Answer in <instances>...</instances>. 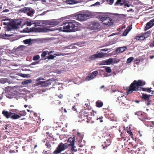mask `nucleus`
<instances>
[{"instance_id":"nucleus-40","label":"nucleus","mask_w":154,"mask_h":154,"mask_svg":"<svg viewBox=\"0 0 154 154\" xmlns=\"http://www.w3.org/2000/svg\"><path fill=\"white\" fill-rule=\"evenodd\" d=\"M40 58V56L38 55H37L33 57V60H38Z\"/></svg>"},{"instance_id":"nucleus-32","label":"nucleus","mask_w":154,"mask_h":154,"mask_svg":"<svg viewBox=\"0 0 154 154\" xmlns=\"http://www.w3.org/2000/svg\"><path fill=\"white\" fill-rule=\"evenodd\" d=\"M32 82V80L31 79H29V80H26L23 81L22 82V84L23 85H26L29 83H31Z\"/></svg>"},{"instance_id":"nucleus-26","label":"nucleus","mask_w":154,"mask_h":154,"mask_svg":"<svg viewBox=\"0 0 154 154\" xmlns=\"http://www.w3.org/2000/svg\"><path fill=\"white\" fill-rule=\"evenodd\" d=\"M151 95H147L146 94H143L142 96V98H143L145 100H147L149 101V97H150Z\"/></svg>"},{"instance_id":"nucleus-59","label":"nucleus","mask_w":154,"mask_h":154,"mask_svg":"<svg viewBox=\"0 0 154 154\" xmlns=\"http://www.w3.org/2000/svg\"><path fill=\"white\" fill-rule=\"evenodd\" d=\"M90 113L91 114V116H92L93 115V116H94V111L93 110H92L91 111V112H90Z\"/></svg>"},{"instance_id":"nucleus-41","label":"nucleus","mask_w":154,"mask_h":154,"mask_svg":"<svg viewBox=\"0 0 154 154\" xmlns=\"http://www.w3.org/2000/svg\"><path fill=\"white\" fill-rule=\"evenodd\" d=\"M122 0H117L116 2L114 4L115 6H117L120 5H121V3Z\"/></svg>"},{"instance_id":"nucleus-28","label":"nucleus","mask_w":154,"mask_h":154,"mask_svg":"<svg viewBox=\"0 0 154 154\" xmlns=\"http://www.w3.org/2000/svg\"><path fill=\"white\" fill-rule=\"evenodd\" d=\"M135 39L137 40H143L145 39V38L143 36V34H142L140 36H136Z\"/></svg>"},{"instance_id":"nucleus-23","label":"nucleus","mask_w":154,"mask_h":154,"mask_svg":"<svg viewBox=\"0 0 154 154\" xmlns=\"http://www.w3.org/2000/svg\"><path fill=\"white\" fill-rule=\"evenodd\" d=\"M30 9L31 8H30L25 7L21 8L20 10V11L21 12L27 14V13L30 10Z\"/></svg>"},{"instance_id":"nucleus-34","label":"nucleus","mask_w":154,"mask_h":154,"mask_svg":"<svg viewBox=\"0 0 154 154\" xmlns=\"http://www.w3.org/2000/svg\"><path fill=\"white\" fill-rule=\"evenodd\" d=\"M113 59L109 58V59L106 60V65H109L112 64L113 63Z\"/></svg>"},{"instance_id":"nucleus-39","label":"nucleus","mask_w":154,"mask_h":154,"mask_svg":"<svg viewBox=\"0 0 154 154\" xmlns=\"http://www.w3.org/2000/svg\"><path fill=\"white\" fill-rule=\"evenodd\" d=\"M48 51H43L41 54V57L42 58H43L45 57L46 55L47 54Z\"/></svg>"},{"instance_id":"nucleus-54","label":"nucleus","mask_w":154,"mask_h":154,"mask_svg":"<svg viewBox=\"0 0 154 154\" xmlns=\"http://www.w3.org/2000/svg\"><path fill=\"white\" fill-rule=\"evenodd\" d=\"M126 2V1L125 0H122L121 3V6L123 5Z\"/></svg>"},{"instance_id":"nucleus-48","label":"nucleus","mask_w":154,"mask_h":154,"mask_svg":"<svg viewBox=\"0 0 154 154\" xmlns=\"http://www.w3.org/2000/svg\"><path fill=\"white\" fill-rule=\"evenodd\" d=\"M120 60L119 59H113V63H118L120 61Z\"/></svg>"},{"instance_id":"nucleus-2","label":"nucleus","mask_w":154,"mask_h":154,"mask_svg":"<svg viewBox=\"0 0 154 154\" xmlns=\"http://www.w3.org/2000/svg\"><path fill=\"white\" fill-rule=\"evenodd\" d=\"M145 85V82L141 80H134L130 85L128 89H127L128 94H130L133 91H141V86Z\"/></svg>"},{"instance_id":"nucleus-19","label":"nucleus","mask_w":154,"mask_h":154,"mask_svg":"<svg viewBox=\"0 0 154 154\" xmlns=\"http://www.w3.org/2000/svg\"><path fill=\"white\" fill-rule=\"evenodd\" d=\"M2 114L5 116L6 118H11V116L12 114V113L11 112L3 111L2 112Z\"/></svg>"},{"instance_id":"nucleus-12","label":"nucleus","mask_w":154,"mask_h":154,"mask_svg":"<svg viewBox=\"0 0 154 154\" xmlns=\"http://www.w3.org/2000/svg\"><path fill=\"white\" fill-rule=\"evenodd\" d=\"M75 142V139L74 137L73 138L70 137L69 138L68 140V143H66L67 144V146H71V147H75V146H74Z\"/></svg>"},{"instance_id":"nucleus-55","label":"nucleus","mask_w":154,"mask_h":154,"mask_svg":"<svg viewBox=\"0 0 154 154\" xmlns=\"http://www.w3.org/2000/svg\"><path fill=\"white\" fill-rule=\"evenodd\" d=\"M39 63V61L34 62L32 63L31 64V65H35L36 64H38Z\"/></svg>"},{"instance_id":"nucleus-33","label":"nucleus","mask_w":154,"mask_h":154,"mask_svg":"<svg viewBox=\"0 0 154 154\" xmlns=\"http://www.w3.org/2000/svg\"><path fill=\"white\" fill-rule=\"evenodd\" d=\"M152 88H142L141 90L143 91H146L150 93L152 91L151 89Z\"/></svg>"},{"instance_id":"nucleus-20","label":"nucleus","mask_w":154,"mask_h":154,"mask_svg":"<svg viewBox=\"0 0 154 154\" xmlns=\"http://www.w3.org/2000/svg\"><path fill=\"white\" fill-rule=\"evenodd\" d=\"M128 102V100H126L125 102H119V104L122 106L123 107L125 106V107H126L129 106L130 105V103Z\"/></svg>"},{"instance_id":"nucleus-42","label":"nucleus","mask_w":154,"mask_h":154,"mask_svg":"<svg viewBox=\"0 0 154 154\" xmlns=\"http://www.w3.org/2000/svg\"><path fill=\"white\" fill-rule=\"evenodd\" d=\"M99 64L100 65H105L106 64V60H104L100 62L99 63Z\"/></svg>"},{"instance_id":"nucleus-52","label":"nucleus","mask_w":154,"mask_h":154,"mask_svg":"<svg viewBox=\"0 0 154 154\" xmlns=\"http://www.w3.org/2000/svg\"><path fill=\"white\" fill-rule=\"evenodd\" d=\"M128 32H129L128 31H127V30H126L125 29V31L123 33V35H124V36H126V35H127Z\"/></svg>"},{"instance_id":"nucleus-50","label":"nucleus","mask_w":154,"mask_h":154,"mask_svg":"<svg viewBox=\"0 0 154 154\" xmlns=\"http://www.w3.org/2000/svg\"><path fill=\"white\" fill-rule=\"evenodd\" d=\"M28 148L27 146H22V149H23V151H26V149H27Z\"/></svg>"},{"instance_id":"nucleus-35","label":"nucleus","mask_w":154,"mask_h":154,"mask_svg":"<svg viewBox=\"0 0 154 154\" xmlns=\"http://www.w3.org/2000/svg\"><path fill=\"white\" fill-rule=\"evenodd\" d=\"M32 41V39L30 38L24 40L23 41V42L25 44H30Z\"/></svg>"},{"instance_id":"nucleus-11","label":"nucleus","mask_w":154,"mask_h":154,"mask_svg":"<svg viewBox=\"0 0 154 154\" xmlns=\"http://www.w3.org/2000/svg\"><path fill=\"white\" fill-rule=\"evenodd\" d=\"M113 15L112 13H107L106 12V20L108 18H109V20L106 23V26H110L112 25L113 24V22L112 21V19L110 18L111 17V15Z\"/></svg>"},{"instance_id":"nucleus-7","label":"nucleus","mask_w":154,"mask_h":154,"mask_svg":"<svg viewBox=\"0 0 154 154\" xmlns=\"http://www.w3.org/2000/svg\"><path fill=\"white\" fill-rule=\"evenodd\" d=\"M135 114L137 115L138 118L141 121L146 119L147 117V114L142 111L137 112L135 113Z\"/></svg>"},{"instance_id":"nucleus-37","label":"nucleus","mask_w":154,"mask_h":154,"mask_svg":"<svg viewBox=\"0 0 154 154\" xmlns=\"http://www.w3.org/2000/svg\"><path fill=\"white\" fill-rule=\"evenodd\" d=\"M49 24L50 25H51L52 26H53L57 25V23L56 22L51 21L50 22Z\"/></svg>"},{"instance_id":"nucleus-31","label":"nucleus","mask_w":154,"mask_h":154,"mask_svg":"<svg viewBox=\"0 0 154 154\" xmlns=\"http://www.w3.org/2000/svg\"><path fill=\"white\" fill-rule=\"evenodd\" d=\"M151 32L150 31H147V32L144 33L143 34V36L145 38H146L149 37L150 35Z\"/></svg>"},{"instance_id":"nucleus-51","label":"nucleus","mask_w":154,"mask_h":154,"mask_svg":"<svg viewBox=\"0 0 154 154\" xmlns=\"http://www.w3.org/2000/svg\"><path fill=\"white\" fill-rule=\"evenodd\" d=\"M26 114V113L25 112H23V113H19V115L20 116V117L21 116H25Z\"/></svg>"},{"instance_id":"nucleus-57","label":"nucleus","mask_w":154,"mask_h":154,"mask_svg":"<svg viewBox=\"0 0 154 154\" xmlns=\"http://www.w3.org/2000/svg\"><path fill=\"white\" fill-rule=\"evenodd\" d=\"M103 118V117L101 116L97 119V120H100V122H103V120H102Z\"/></svg>"},{"instance_id":"nucleus-30","label":"nucleus","mask_w":154,"mask_h":154,"mask_svg":"<svg viewBox=\"0 0 154 154\" xmlns=\"http://www.w3.org/2000/svg\"><path fill=\"white\" fill-rule=\"evenodd\" d=\"M34 12V10L33 9H32L31 10H30L27 13V14L28 16H33V14Z\"/></svg>"},{"instance_id":"nucleus-8","label":"nucleus","mask_w":154,"mask_h":154,"mask_svg":"<svg viewBox=\"0 0 154 154\" xmlns=\"http://www.w3.org/2000/svg\"><path fill=\"white\" fill-rule=\"evenodd\" d=\"M21 22L20 21L18 23L12 22L8 26V29L9 31H11L12 29H17L19 26L21 24Z\"/></svg>"},{"instance_id":"nucleus-24","label":"nucleus","mask_w":154,"mask_h":154,"mask_svg":"<svg viewBox=\"0 0 154 154\" xmlns=\"http://www.w3.org/2000/svg\"><path fill=\"white\" fill-rule=\"evenodd\" d=\"M146 125L147 127H149L150 128L154 129V122H149L148 124Z\"/></svg>"},{"instance_id":"nucleus-22","label":"nucleus","mask_w":154,"mask_h":154,"mask_svg":"<svg viewBox=\"0 0 154 154\" xmlns=\"http://www.w3.org/2000/svg\"><path fill=\"white\" fill-rule=\"evenodd\" d=\"M20 118V116L19 114H17L15 113H12V114L11 116V118L14 119H17Z\"/></svg>"},{"instance_id":"nucleus-49","label":"nucleus","mask_w":154,"mask_h":154,"mask_svg":"<svg viewBox=\"0 0 154 154\" xmlns=\"http://www.w3.org/2000/svg\"><path fill=\"white\" fill-rule=\"evenodd\" d=\"M127 133L129 134V136L132 138L133 134L131 130L127 131Z\"/></svg>"},{"instance_id":"nucleus-53","label":"nucleus","mask_w":154,"mask_h":154,"mask_svg":"<svg viewBox=\"0 0 154 154\" xmlns=\"http://www.w3.org/2000/svg\"><path fill=\"white\" fill-rule=\"evenodd\" d=\"M75 106H76V105H74L72 106V109L73 110L77 112V109L76 108Z\"/></svg>"},{"instance_id":"nucleus-27","label":"nucleus","mask_w":154,"mask_h":154,"mask_svg":"<svg viewBox=\"0 0 154 154\" xmlns=\"http://www.w3.org/2000/svg\"><path fill=\"white\" fill-rule=\"evenodd\" d=\"M66 3L69 4H76L77 3V1L75 0H67L66 1Z\"/></svg>"},{"instance_id":"nucleus-36","label":"nucleus","mask_w":154,"mask_h":154,"mask_svg":"<svg viewBox=\"0 0 154 154\" xmlns=\"http://www.w3.org/2000/svg\"><path fill=\"white\" fill-rule=\"evenodd\" d=\"M134 59V58L133 57H131L127 59L126 63H129L133 60Z\"/></svg>"},{"instance_id":"nucleus-5","label":"nucleus","mask_w":154,"mask_h":154,"mask_svg":"<svg viewBox=\"0 0 154 154\" xmlns=\"http://www.w3.org/2000/svg\"><path fill=\"white\" fill-rule=\"evenodd\" d=\"M89 111L88 110H85L81 111L79 112V117L81 119L80 120V121H85V119H88L89 113Z\"/></svg>"},{"instance_id":"nucleus-21","label":"nucleus","mask_w":154,"mask_h":154,"mask_svg":"<svg viewBox=\"0 0 154 154\" xmlns=\"http://www.w3.org/2000/svg\"><path fill=\"white\" fill-rule=\"evenodd\" d=\"M108 137L106 139V141L108 142V143H106V147L110 145L112 139V136L110 135V134H109Z\"/></svg>"},{"instance_id":"nucleus-4","label":"nucleus","mask_w":154,"mask_h":154,"mask_svg":"<svg viewBox=\"0 0 154 154\" xmlns=\"http://www.w3.org/2000/svg\"><path fill=\"white\" fill-rule=\"evenodd\" d=\"M101 26L98 22H92L89 25L88 28L91 30L100 31Z\"/></svg>"},{"instance_id":"nucleus-56","label":"nucleus","mask_w":154,"mask_h":154,"mask_svg":"<svg viewBox=\"0 0 154 154\" xmlns=\"http://www.w3.org/2000/svg\"><path fill=\"white\" fill-rule=\"evenodd\" d=\"M100 5V2H96V3H95L94 4H93L91 5V6H94L96 5Z\"/></svg>"},{"instance_id":"nucleus-6","label":"nucleus","mask_w":154,"mask_h":154,"mask_svg":"<svg viewBox=\"0 0 154 154\" xmlns=\"http://www.w3.org/2000/svg\"><path fill=\"white\" fill-rule=\"evenodd\" d=\"M67 146V145L66 143L63 144L61 142L60 143L56 149L53 152V154L60 153L61 151L64 150Z\"/></svg>"},{"instance_id":"nucleus-16","label":"nucleus","mask_w":154,"mask_h":154,"mask_svg":"<svg viewBox=\"0 0 154 154\" xmlns=\"http://www.w3.org/2000/svg\"><path fill=\"white\" fill-rule=\"evenodd\" d=\"M75 147H71L70 149L66 152V154H75L77 152V149H75Z\"/></svg>"},{"instance_id":"nucleus-58","label":"nucleus","mask_w":154,"mask_h":154,"mask_svg":"<svg viewBox=\"0 0 154 154\" xmlns=\"http://www.w3.org/2000/svg\"><path fill=\"white\" fill-rule=\"evenodd\" d=\"M100 68H101L100 69V70H101V71H104V70L103 69H101V68H104V70L106 71V66H102V67H100Z\"/></svg>"},{"instance_id":"nucleus-17","label":"nucleus","mask_w":154,"mask_h":154,"mask_svg":"<svg viewBox=\"0 0 154 154\" xmlns=\"http://www.w3.org/2000/svg\"><path fill=\"white\" fill-rule=\"evenodd\" d=\"M48 29L45 27L41 28L39 27L35 29V32H48Z\"/></svg>"},{"instance_id":"nucleus-18","label":"nucleus","mask_w":154,"mask_h":154,"mask_svg":"<svg viewBox=\"0 0 154 154\" xmlns=\"http://www.w3.org/2000/svg\"><path fill=\"white\" fill-rule=\"evenodd\" d=\"M127 49V48L125 46L121 47H119L117 48L116 50V52L117 53H121L125 51Z\"/></svg>"},{"instance_id":"nucleus-44","label":"nucleus","mask_w":154,"mask_h":154,"mask_svg":"<svg viewBox=\"0 0 154 154\" xmlns=\"http://www.w3.org/2000/svg\"><path fill=\"white\" fill-rule=\"evenodd\" d=\"M6 97L10 99H12L14 97H15L14 96L12 95H10V94H6Z\"/></svg>"},{"instance_id":"nucleus-62","label":"nucleus","mask_w":154,"mask_h":154,"mask_svg":"<svg viewBox=\"0 0 154 154\" xmlns=\"http://www.w3.org/2000/svg\"><path fill=\"white\" fill-rule=\"evenodd\" d=\"M124 5L125 6L128 7H130V5L126 3L124 4Z\"/></svg>"},{"instance_id":"nucleus-43","label":"nucleus","mask_w":154,"mask_h":154,"mask_svg":"<svg viewBox=\"0 0 154 154\" xmlns=\"http://www.w3.org/2000/svg\"><path fill=\"white\" fill-rule=\"evenodd\" d=\"M55 57V56H54L53 55L51 54L49 55L47 57V59H48L52 60L54 59Z\"/></svg>"},{"instance_id":"nucleus-25","label":"nucleus","mask_w":154,"mask_h":154,"mask_svg":"<svg viewBox=\"0 0 154 154\" xmlns=\"http://www.w3.org/2000/svg\"><path fill=\"white\" fill-rule=\"evenodd\" d=\"M77 139H79L78 140L79 142H80L82 141V140L83 138V135L81 133L79 132H78L77 134Z\"/></svg>"},{"instance_id":"nucleus-64","label":"nucleus","mask_w":154,"mask_h":154,"mask_svg":"<svg viewBox=\"0 0 154 154\" xmlns=\"http://www.w3.org/2000/svg\"><path fill=\"white\" fill-rule=\"evenodd\" d=\"M58 97L60 98H62L63 97V95L61 94H60L58 96Z\"/></svg>"},{"instance_id":"nucleus-38","label":"nucleus","mask_w":154,"mask_h":154,"mask_svg":"<svg viewBox=\"0 0 154 154\" xmlns=\"http://www.w3.org/2000/svg\"><path fill=\"white\" fill-rule=\"evenodd\" d=\"M114 0H106V2L109 5H112L114 2Z\"/></svg>"},{"instance_id":"nucleus-10","label":"nucleus","mask_w":154,"mask_h":154,"mask_svg":"<svg viewBox=\"0 0 154 154\" xmlns=\"http://www.w3.org/2000/svg\"><path fill=\"white\" fill-rule=\"evenodd\" d=\"M98 74L97 71H95L91 73L88 75L86 77V79L87 80H89L92 79L93 78H94Z\"/></svg>"},{"instance_id":"nucleus-3","label":"nucleus","mask_w":154,"mask_h":154,"mask_svg":"<svg viewBox=\"0 0 154 154\" xmlns=\"http://www.w3.org/2000/svg\"><path fill=\"white\" fill-rule=\"evenodd\" d=\"M92 16V13L91 12L88 11L82 14H74L73 17H75L74 18V19L82 21L85 20L88 17H91Z\"/></svg>"},{"instance_id":"nucleus-46","label":"nucleus","mask_w":154,"mask_h":154,"mask_svg":"<svg viewBox=\"0 0 154 154\" xmlns=\"http://www.w3.org/2000/svg\"><path fill=\"white\" fill-rule=\"evenodd\" d=\"M7 82V80L5 79H2L0 80V82L2 84H4Z\"/></svg>"},{"instance_id":"nucleus-47","label":"nucleus","mask_w":154,"mask_h":154,"mask_svg":"<svg viewBox=\"0 0 154 154\" xmlns=\"http://www.w3.org/2000/svg\"><path fill=\"white\" fill-rule=\"evenodd\" d=\"M112 70L109 67L106 66V72L110 73Z\"/></svg>"},{"instance_id":"nucleus-14","label":"nucleus","mask_w":154,"mask_h":154,"mask_svg":"<svg viewBox=\"0 0 154 154\" xmlns=\"http://www.w3.org/2000/svg\"><path fill=\"white\" fill-rule=\"evenodd\" d=\"M40 84H41L44 87H47L51 85V80L49 79L45 81H40Z\"/></svg>"},{"instance_id":"nucleus-15","label":"nucleus","mask_w":154,"mask_h":154,"mask_svg":"<svg viewBox=\"0 0 154 154\" xmlns=\"http://www.w3.org/2000/svg\"><path fill=\"white\" fill-rule=\"evenodd\" d=\"M99 18L100 19V20L103 23V24L106 25V23L104 22L106 20V13H102L99 16Z\"/></svg>"},{"instance_id":"nucleus-60","label":"nucleus","mask_w":154,"mask_h":154,"mask_svg":"<svg viewBox=\"0 0 154 154\" xmlns=\"http://www.w3.org/2000/svg\"><path fill=\"white\" fill-rule=\"evenodd\" d=\"M32 24L30 22H28L27 23V25L28 26H30Z\"/></svg>"},{"instance_id":"nucleus-1","label":"nucleus","mask_w":154,"mask_h":154,"mask_svg":"<svg viewBox=\"0 0 154 154\" xmlns=\"http://www.w3.org/2000/svg\"><path fill=\"white\" fill-rule=\"evenodd\" d=\"M79 23L75 20H69L64 21L63 25L59 28L60 31L63 32H75L79 30Z\"/></svg>"},{"instance_id":"nucleus-61","label":"nucleus","mask_w":154,"mask_h":154,"mask_svg":"<svg viewBox=\"0 0 154 154\" xmlns=\"http://www.w3.org/2000/svg\"><path fill=\"white\" fill-rule=\"evenodd\" d=\"M9 152L11 153H14V152H15V151L13 150H10L9 151Z\"/></svg>"},{"instance_id":"nucleus-9","label":"nucleus","mask_w":154,"mask_h":154,"mask_svg":"<svg viewBox=\"0 0 154 154\" xmlns=\"http://www.w3.org/2000/svg\"><path fill=\"white\" fill-rule=\"evenodd\" d=\"M106 54V53L100 52L99 51L97 52V53L93 54L90 57V59L92 60H95L97 58H101L103 57L104 55Z\"/></svg>"},{"instance_id":"nucleus-45","label":"nucleus","mask_w":154,"mask_h":154,"mask_svg":"<svg viewBox=\"0 0 154 154\" xmlns=\"http://www.w3.org/2000/svg\"><path fill=\"white\" fill-rule=\"evenodd\" d=\"M132 28V27L131 26H128L127 28L125 29L126 30H127V31H128V32L131 30Z\"/></svg>"},{"instance_id":"nucleus-63","label":"nucleus","mask_w":154,"mask_h":154,"mask_svg":"<svg viewBox=\"0 0 154 154\" xmlns=\"http://www.w3.org/2000/svg\"><path fill=\"white\" fill-rule=\"evenodd\" d=\"M41 80H44V78L42 77H41L37 79V81H39Z\"/></svg>"},{"instance_id":"nucleus-29","label":"nucleus","mask_w":154,"mask_h":154,"mask_svg":"<svg viewBox=\"0 0 154 154\" xmlns=\"http://www.w3.org/2000/svg\"><path fill=\"white\" fill-rule=\"evenodd\" d=\"M103 103L99 101H97L96 103V105L98 107H101L103 106Z\"/></svg>"},{"instance_id":"nucleus-13","label":"nucleus","mask_w":154,"mask_h":154,"mask_svg":"<svg viewBox=\"0 0 154 154\" xmlns=\"http://www.w3.org/2000/svg\"><path fill=\"white\" fill-rule=\"evenodd\" d=\"M154 25V19L151 20L148 22L145 27V30H147L151 28Z\"/></svg>"}]
</instances>
